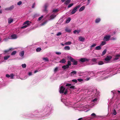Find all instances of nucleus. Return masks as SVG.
<instances>
[{
  "label": "nucleus",
  "instance_id": "obj_1",
  "mask_svg": "<svg viewBox=\"0 0 120 120\" xmlns=\"http://www.w3.org/2000/svg\"><path fill=\"white\" fill-rule=\"evenodd\" d=\"M68 58L72 62H73V64L74 65H76L78 64L77 61L75 60L74 59L72 58L71 56L68 57Z\"/></svg>",
  "mask_w": 120,
  "mask_h": 120
},
{
  "label": "nucleus",
  "instance_id": "obj_2",
  "mask_svg": "<svg viewBox=\"0 0 120 120\" xmlns=\"http://www.w3.org/2000/svg\"><path fill=\"white\" fill-rule=\"evenodd\" d=\"M81 6L80 5H78L75 8H74L72 10V11L71 12V15H73L77 11V9L79 8Z\"/></svg>",
  "mask_w": 120,
  "mask_h": 120
},
{
  "label": "nucleus",
  "instance_id": "obj_3",
  "mask_svg": "<svg viewBox=\"0 0 120 120\" xmlns=\"http://www.w3.org/2000/svg\"><path fill=\"white\" fill-rule=\"evenodd\" d=\"M111 37L110 35H106L105 36L103 39V40L105 41H107L109 40Z\"/></svg>",
  "mask_w": 120,
  "mask_h": 120
},
{
  "label": "nucleus",
  "instance_id": "obj_4",
  "mask_svg": "<svg viewBox=\"0 0 120 120\" xmlns=\"http://www.w3.org/2000/svg\"><path fill=\"white\" fill-rule=\"evenodd\" d=\"M89 59L86 58H81L80 59V61L82 62H84L86 61L88 62L89 61Z\"/></svg>",
  "mask_w": 120,
  "mask_h": 120
},
{
  "label": "nucleus",
  "instance_id": "obj_5",
  "mask_svg": "<svg viewBox=\"0 0 120 120\" xmlns=\"http://www.w3.org/2000/svg\"><path fill=\"white\" fill-rule=\"evenodd\" d=\"M65 89V88L63 86H61L60 88L59 91V92L61 94L63 93Z\"/></svg>",
  "mask_w": 120,
  "mask_h": 120
},
{
  "label": "nucleus",
  "instance_id": "obj_6",
  "mask_svg": "<svg viewBox=\"0 0 120 120\" xmlns=\"http://www.w3.org/2000/svg\"><path fill=\"white\" fill-rule=\"evenodd\" d=\"M112 56H107L105 59V60L106 61H108L112 59Z\"/></svg>",
  "mask_w": 120,
  "mask_h": 120
},
{
  "label": "nucleus",
  "instance_id": "obj_7",
  "mask_svg": "<svg viewBox=\"0 0 120 120\" xmlns=\"http://www.w3.org/2000/svg\"><path fill=\"white\" fill-rule=\"evenodd\" d=\"M13 50V49L12 48H11L9 49H8L5 50L4 52V53H8L10 51H12Z\"/></svg>",
  "mask_w": 120,
  "mask_h": 120
},
{
  "label": "nucleus",
  "instance_id": "obj_8",
  "mask_svg": "<svg viewBox=\"0 0 120 120\" xmlns=\"http://www.w3.org/2000/svg\"><path fill=\"white\" fill-rule=\"evenodd\" d=\"M13 21V19L11 18L8 19V23L9 24L11 23Z\"/></svg>",
  "mask_w": 120,
  "mask_h": 120
},
{
  "label": "nucleus",
  "instance_id": "obj_9",
  "mask_svg": "<svg viewBox=\"0 0 120 120\" xmlns=\"http://www.w3.org/2000/svg\"><path fill=\"white\" fill-rule=\"evenodd\" d=\"M77 72L76 71H73L70 73V75L71 76L74 75H75L76 74Z\"/></svg>",
  "mask_w": 120,
  "mask_h": 120
},
{
  "label": "nucleus",
  "instance_id": "obj_10",
  "mask_svg": "<svg viewBox=\"0 0 120 120\" xmlns=\"http://www.w3.org/2000/svg\"><path fill=\"white\" fill-rule=\"evenodd\" d=\"M69 68V67L68 66V65L67 64L66 65H64L62 67V68L64 70H65L66 69L68 68Z\"/></svg>",
  "mask_w": 120,
  "mask_h": 120
},
{
  "label": "nucleus",
  "instance_id": "obj_11",
  "mask_svg": "<svg viewBox=\"0 0 120 120\" xmlns=\"http://www.w3.org/2000/svg\"><path fill=\"white\" fill-rule=\"evenodd\" d=\"M24 51H22L20 52L19 53V55L20 56L22 57L24 55Z\"/></svg>",
  "mask_w": 120,
  "mask_h": 120
},
{
  "label": "nucleus",
  "instance_id": "obj_12",
  "mask_svg": "<svg viewBox=\"0 0 120 120\" xmlns=\"http://www.w3.org/2000/svg\"><path fill=\"white\" fill-rule=\"evenodd\" d=\"M101 20V19L100 18H97L95 20V22L96 23L99 22Z\"/></svg>",
  "mask_w": 120,
  "mask_h": 120
},
{
  "label": "nucleus",
  "instance_id": "obj_13",
  "mask_svg": "<svg viewBox=\"0 0 120 120\" xmlns=\"http://www.w3.org/2000/svg\"><path fill=\"white\" fill-rule=\"evenodd\" d=\"M120 57V55H116L115 58L114 59V60H116L119 59V57Z\"/></svg>",
  "mask_w": 120,
  "mask_h": 120
},
{
  "label": "nucleus",
  "instance_id": "obj_14",
  "mask_svg": "<svg viewBox=\"0 0 120 120\" xmlns=\"http://www.w3.org/2000/svg\"><path fill=\"white\" fill-rule=\"evenodd\" d=\"M66 62L65 60L64 59H63L61 60L59 62L61 63H65Z\"/></svg>",
  "mask_w": 120,
  "mask_h": 120
},
{
  "label": "nucleus",
  "instance_id": "obj_15",
  "mask_svg": "<svg viewBox=\"0 0 120 120\" xmlns=\"http://www.w3.org/2000/svg\"><path fill=\"white\" fill-rule=\"evenodd\" d=\"M11 37L12 39H15L17 38V36L15 34L12 35Z\"/></svg>",
  "mask_w": 120,
  "mask_h": 120
},
{
  "label": "nucleus",
  "instance_id": "obj_16",
  "mask_svg": "<svg viewBox=\"0 0 120 120\" xmlns=\"http://www.w3.org/2000/svg\"><path fill=\"white\" fill-rule=\"evenodd\" d=\"M79 39L80 41H84L85 39L84 38L80 37H79Z\"/></svg>",
  "mask_w": 120,
  "mask_h": 120
},
{
  "label": "nucleus",
  "instance_id": "obj_17",
  "mask_svg": "<svg viewBox=\"0 0 120 120\" xmlns=\"http://www.w3.org/2000/svg\"><path fill=\"white\" fill-rule=\"evenodd\" d=\"M10 57V56L7 55L4 56V60H7Z\"/></svg>",
  "mask_w": 120,
  "mask_h": 120
},
{
  "label": "nucleus",
  "instance_id": "obj_18",
  "mask_svg": "<svg viewBox=\"0 0 120 120\" xmlns=\"http://www.w3.org/2000/svg\"><path fill=\"white\" fill-rule=\"evenodd\" d=\"M85 7L84 6H83L81 7L79 9V11H81L85 9Z\"/></svg>",
  "mask_w": 120,
  "mask_h": 120
},
{
  "label": "nucleus",
  "instance_id": "obj_19",
  "mask_svg": "<svg viewBox=\"0 0 120 120\" xmlns=\"http://www.w3.org/2000/svg\"><path fill=\"white\" fill-rule=\"evenodd\" d=\"M29 22H30V21H28V20L27 21L24 22L23 25H25V24H27L26 25L29 26L30 25V24L28 23Z\"/></svg>",
  "mask_w": 120,
  "mask_h": 120
},
{
  "label": "nucleus",
  "instance_id": "obj_20",
  "mask_svg": "<svg viewBox=\"0 0 120 120\" xmlns=\"http://www.w3.org/2000/svg\"><path fill=\"white\" fill-rule=\"evenodd\" d=\"M101 49V46H98L95 47V49L96 50H99Z\"/></svg>",
  "mask_w": 120,
  "mask_h": 120
},
{
  "label": "nucleus",
  "instance_id": "obj_21",
  "mask_svg": "<svg viewBox=\"0 0 120 120\" xmlns=\"http://www.w3.org/2000/svg\"><path fill=\"white\" fill-rule=\"evenodd\" d=\"M71 1V0H67L64 3V4L67 5Z\"/></svg>",
  "mask_w": 120,
  "mask_h": 120
},
{
  "label": "nucleus",
  "instance_id": "obj_22",
  "mask_svg": "<svg viewBox=\"0 0 120 120\" xmlns=\"http://www.w3.org/2000/svg\"><path fill=\"white\" fill-rule=\"evenodd\" d=\"M65 30L67 32H70L71 31V30L69 29L68 28H67L65 29Z\"/></svg>",
  "mask_w": 120,
  "mask_h": 120
},
{
  "label": "nucleus",
  "instance_id": "obj_23",
  "mask_svg": "<svg viewBox=\"0 0 120 120\" xmlns=\"http://www.w3.org/2000/svg\"><path fill=\"white\" fill-rule=\"evenodd\" d=\"M71 41H69L67 42H66L64 44L65 45H71Z\"/></svg>",
  "mask_w": 120,
  "mask_h": 120
},
{
  "label": "nucleus",
  "instance_id": "obj_24",
  "mask_svg": "<svg viewBox=\"0 0 120 120\" xmlns=\"http://www.w3.org/2000/svg\"><path fill=\"white\" fill-rule=\"evenodd\" d=\"M71 20V18H68V19H67L66 20V22L67 23H69Z\"/></svg>",
  "mask_w": 120,
  "mask_h": 120
},
{
  "label": "nucleus",
  "instance_id": "obj_25",
  "mask_svg": "<svg viewBox=\"0 0 120 120\" xmlns=\"http://www.w3.org/2000/svg\"><path fill=\"white\" fill-rule=\"evenodd\" d=\"M64 49H65L66 50H69L70 49V48L69 46H65Z\"/></svg>",
  "mask_w": 120,
  "mask_h": 120
},
{
  "label": "nucleus",
  "instance_id": "obj_26",
  "mask_svg": "<svg viewBox=\"0 0 120 120\" xmlns=\"http://www.w3.org/2000/svg\"><path fill=\"white\" fill-rule=\"evenodd\" d=\"M48 4L47 3H46L45 4V11H46V9L47 8L48 6Z\"/></svg>",
  "mask_w": 120,
  "mask_h": 120
},
{
  "label": "nucleus",
  "instance_id": "obj_27",
  "mask_svg": "<svg viewBox=\"0 0 120 120\" xmlns=\"http://www.w3.org/2000/svg\"><path fill=\"white\" fill-rule=\"evenodd\" d=\"M56 16V15H52L50 16V18L51 19H53Z\"/></svg>",
  "mask_w": 120,
  "mask_h": 120
},
{
  "label": "nucleus",
  "instance_id": "obj_28",
  "mask_svg": "<svg viewBox=\"0 0 120 120\" xmlns=\"http://www.w3.org/2000/svg\"><path fill=\"white\" fill-rule=\"evenodd\" d=\"M14 8V6L13 5H12L10 7H9V10H12Z\"/></svg>",
  "mask_w": 120,
  "mask_h": 120
},
{
  "label": "nucleus",
  "instance_id": "obj_29",
  "mask_svg": "<svg viewBox=\"0 0 120 120\" xmlns=\"http://www.w3.org/2000/svg\"><path fill=\"white\" fill-rule=\"evenodd\" d=\"M16 51H14L12 52L11 55H14L16 53Z\"/></svg>",
  "mask_w": 120,
  "mask_h": 120
},
{
  "label": "nucleus",
  "instance_id": "obj_30",
  "mask_svg": "<svg viewBox=\"0 0 120 120\" xmlns=\"http://www.w3.org/2000/svg\"><path fill=\"white\" fill-rule=\"evenodd\" d=\"M91 116H93V118H94L96 117V115L94 113H92V114H91Z\"/></svg>",
  "mask_w": 120,
  "mask_h": 120
},
{
  "label": "nucleus",
  "instance_id": "obj_31",
  "mask_svg": "<svg viewBox=\"0 0 120 120\" xmlns=\"http://www.w3.org/2000/svg\"><path fill=\"white\" fill-rule=\"evenodd\" d=\"M41 48L38 47L36 49V51L37 52H39L41 50Z\"/></svg>",
  "mask_w": 120,
  "mask_h": 120
},
{
  "label": "nucleus",
  "instance_id": "obj_32",
  "mask_svg": "<svg viewBox=\"0 0 120 120\" xmlns=\"http://www.w3.org/2000/svg\"><path fill=\"white\" fill-rule=\"evenodd\" d=\"M107 51V50L106 49H105L104 51H103L102 53V55H105V54L106 53V52Z\"/></svg>",
  "mask_w": 120,
  "mask_h": 120
},
{
  "label": "nucleus",
  "instance_id": "obj_33",
  "mask_svg": "<svg viewBox=\"0 0 120 120\" xmlns=\"http://www.w3.org/2000/svg\"><path fill=\"white\" fill-rule=\"evenodd\" d=\"M106 44V42L105 41H102L101 43V44L100 45L102 46L103 45H105Z\"/></svg>",
  "mask_w": 120,
  "mask_h": 120
},
{
  "label": "nucleus",
  "instance_id": "obj_34",
  "mask_svg": "<svg viewBox=\"0 0 120 120\" xmlns=\"http://www.w3.org/2000/svg\"><path fill=\"white\" fill-rule=\"evenodd\" d=\"M104 64L103 62L101 61H100L98 62V64L99 65H101L103 64Z\"/></svg>",
  "mask_w": 120,
  "mask_h": 120
},
{
  "label": "nucleus",
  "instance_id": "obj_35",
  "mask_svg": "<svg viewBox=\"0 0 120 120\" xmlns=\"http://www.w3.org/2000/svg\"><path fill=\"white\" fill-rule=\"evenodd\" d=\"M71 61H68V64L67 65H68V66L69 67V66H71Z\"/></svg>",
  "mask_w": 120,
  "mask_h": 120
},
{
  "label": "nucleus",
  "instance_id": "obj_36",
  "mask_svg": "<svg viewBox=\"0 0 120 120\" xmlns=\"http://www.w3.org/2000/svg\"><path fill=\"white\" fill-rule=\"evenodd\" d=\"M91 60L92 62H95L96 61L97 59L96 58H93Z\"/></svg>",
  "mask_w": 120,
  "mask_h": 120
},
{
  "label": "nucleus",
  "instance_id": "obj_37",
  "mask_svg": "<svg viewBox=\"0 0 120 120\" xmlns=\"http://www.w3.org/2000/svg\"><path fill=\"white\" fill-rule=\"evenodd\" d=\"M22 66L23 68H25L26 67V65L25 64H22Z\"/></svg>",
  "mask_w": 120,
  "mask_h": 120
},
{
  "label": "nucleus",
  "instance_id": "obj_38",
  "mask_svg": "<svg viewBox=\"0 0 120 120\" xmlns=\"http://www.w3.org/2000/svg\"><path fill=\"white\" fill-rule=\"evenodd\" d=\"M43 60H45L47 62H48L49 61V60L48 58L47 57L44 58L43 59Z\"/></svg>",
  "mask_w": 120,
  "mask_h": 120
},
{
  "label": "nucleus",
  "instance_id": "obj_39",
  "mask_svg": "<svg viewBox=\"0 0 120 120\" xmlns=\"http://www.w3.org/2000/svg\"><path fill=\"white\" fill-rule=\"evenodd\" d=\"M113 114L114 115H115L116 114V111L115 109H114L113 112Z\"/></svg>",
  "mask_w": 120,
  "mask_h": 120
},
{
  "label": "nucleus",
  "instance_id": "obj_40",
  "mask_svg": "<svg viewBox=\"0 0 120 120\" xmlns=\"http://www.w3.org/2000/svg\"><path fill=\"white\" fill-rule=\"evenodd\" d=\"M10 79H13L14 76V75L13 74H11L10 75Z\"/></svg>",
  "mask_w": 120,
  "mask_h": 120
},
{
  "label": "nucleus",
  "instance_id": "obj_41",
  "mask_svg": "<svg viewBox=\"0 0 120 120\" xmlns=\"http://www.w3.org/2000/svg\"><path fill=\"white\" fill-rule=\"evenodd\" d=\"M73 5V3H71L70 4H69V5H68V8H70L71 7V6H72Z\"/></svg>",
  "mask_w": 120,
  "mask_h": 120
},
{
  "label": "nucleus",
  "instance_id": "obj_42",
  "mask_svg": "<svg viewBox=\"0 0 120 120\" xmlns=\"http://www.w3.org/2000/svg\"><path fill=\"white\" fill-rule=\"evenodd\" d=\"M58 67H56L54 69V71L55 72H56L58 70Z\"/></svg>",
  "mask_w": 120,
  "mask_h": 120
},
{
  "label": "nucleus",
  "instance_id": "obj_43",
  "mask_svg": "<svg viewBox=\"0 0 120 120\" xmlns=\"http://www.w3.org/2000/svg\"><path fill=\"white\" fill-rule=\"evenodd\" d=\"M79 31H78L76 30H75L74 31L73 33H77V34H79Z\"/></svg>",
  "mask_w": 120,
  "mask_h": 120
},
{
  "label": "nucleus",
  "instance_id": "obj_44",
  "mask_svg": "<svg viewBox=\"0 0 120 120\" xmlns=\"http://www.w3.org/2000/svg\"><path fill=\"white\" fill-rule=\"evenodd\" d=\"M28 26L27 25H25L21 27L22 29H24L27 27Z\"/></svg>",
  "mask_w": 120,
  "mask_h": 120
},
{
  "label": "nucleus",
  "instance_id": "obj_45",
  "mask_svg": "<svg viewBox=\"0 0 120 120\" xmlns=\"http://www.w3.org/2000/svg\"><path fill=\"white\" fill-rule=\"evenodd\" d=\"M72 82H75V83H77V80L75 79H74L72 80Z\"/></svg>",
  "mask_w": 120,
  "mask_h": 120
},
{
  "label": "nucleus",
  "instance_id": "obj_46",
  "mask_svg": "<svg viewBox=\"0 0 120 120\" xmlns=\"http://www.w3.org/2000/svg\"><path fill=\"white\" fill-rule=\"evenodd\" d=\"M22 4V2L21 1H19L17 3V5H20Z\"/></svg>",
  "mask_w": 120,
  "mask_h": 120
},
{
  "label": "nucleus",
  "instance_id": "obj_47",
  "mask_svg": "<svg viewBox=\"0 0 120 120\" xmlns=\"http://www.w3.org/2000/svg\"><path fill=\"white\" fill-rule=\"evenodd\" d=\"M78 80L79 82H81L83 80L81 78L78 79H77Z\"/></svg>",
  "mask_w": 120,
  "mask_h": 120
},
{
  "label": "nucleus",
  "instance_id": "obj_48",
  "mask_svg": "<svg viewBox=\"0 0 120 120\" xmlns=\"http://www.w3.org/2000/svg\"><path fill=\"white\" fill-rule=\"evenodd\" d=\"M43 15L41 16V17H39L38 18V20H40L41 19L43 18Z\"/></svg>",
  "mask_w": 120,
  "mask_h": 120
},
{
  "label": "nucleus",
  "instance_id": "obj_49",
  "mask_svg": "<svg viewBox=\"0 0 120 120\" xmlns=\"http://www.w3.org/2000/svg\"><path fill=\"white\" fill-rule=\"evenodd\" d=\"M35 3H34L33 4L32 7V8H34L35 6Z\"/></svg>",
  "mask_w": 120,
  "mask_h": 120
},
{
  "label": "nucleus",
  "instance_id": "obj_50",
  "mask_svg": "<svg viewBox=\"0 0 120 120\" xmlns=\"http://www.w3.org/2000/svg\"><path fill=\"white\" fill-rule=\"evenodd\" d=\"M58 11V10L57 9H53V10L52 12H57Z\"/></svg>",
  "mask_w": 120,
  "mask_h": 120
},
{
  "label": "nucleus",
  "instance_id": "obj_51",
  "mask_svg": "<svg viewBox=\"0 0 120 120\" xmlns=\"http://www.w3.org/2000/svg\"><path fill=\"white\" fill-rule=\"evenodd\" d=\"M47 21H45V22H43L41 24V25H44L46 24V23H47Z\"/></svg>",
  "mask_w": 120,
  "mask_h": 120
},
{
  "label": "nucleus",
  "instance_id": "obj_52",
  "mask_svg": "<svg viewBox=\"0 0 120 120\" xmlns=\"http://www.w3.org/2000/svg\"><path fill=\"white\" fill-rule=\"evenodd\" d=\"M61 34V33L60 32H59L58 33L56 34V35L57 36H59Z\"/></svg>",
  "mask_w": 120,
  "mask_h": 120
},
{
  "label": "nucleus",
  "instance_id": "obj_53",
  "mask_svg": "<svg viewBox=\"0 0 120 120\" xmlns=\"http://www.w3.org/2000/svg\"><path fill=\"white\" fill-rule=\"evenodd\" d=\"M71 85V84L67 83L66 85V86H69Z\"/></svg>",
  "mask_w": 120,
  "mask_h": 120
},
{
  "label": "nucleus",
  "instance_id": "obj_54",
  "mask_svg": "<svg viewBox=\"0 0 120 120\" xmlns=\"http://www.w3.org/2000/svg\"><path fill=\"white\" fill-rule=\"evenodd\" d=\"M96 44H93L92 45H91V47H94L95 46H96Z\"/></svg>",
  "mask_w": 120,
  "mask_h": 120
},
{
  "label": "nucleus",
  "instance_id": "obj_55",
  "mask_svg": "<svg viewBox=\"0 0 120 120\" xmlns=\"http://www.w3.org/2000/svg\"><path fill=\"white\" fill-rule=\"evenodd\" d=\"M75 86H71L70 87V88L71 89H75Z\"/></svg>",
  "mask_w": 120,
  "mask_h": 120
},
{
  "label": "nucleus",
  "instance_id": "obj_56",
  "mask_svg": "<svg viewBox=\"0 0 120 120\" xmlns=\"http://www.w3.org/2000/svg\"><path fill=\"white\" fill-rule=\"evenodd\" d=\"M68 92V90H66L65 91V92H64V94H67Z\"/></svg>",
  "mask_w": 120,
  "mask_h": 120
},
{
  "label": "nucleus",
  "instance_id": "obj_57",
  "mask_svg": "<svg viewBox=\"0 0 120 120\" xmlns=\"http://www.w3.org/2000/svg\"><path fill=\"white\" fill-rule=\"evenodd\" d=\"M55 53L57 55H60L61 54V53L60 52H56Z\"/></svg>",
  "mask_w": 120,
  "mask_h": 120
},
{
  "label": "nucleus",
  "instance_id": "obj_58",
  "mask_svg": "<svg viewBox=\"0 0 120 120\" xmlns=\"http://www.w3.org/2000/svg\"><path fill=\"white\" fill-rule=\"evenodd\" d=\"M6 76L7 77L9 78L10 77V76L8 74H7L6 75Z\"/></svg>",
  "mask_w": 120,
  "mask_h": 120
},
{
  "label": "nucleus",
  "instance_id": "obj_59",
  "mask_svg": "<svg viewBox=\"0 0 120 120\" xmlns=\"http://www.w3.org/2000/svg\"><path fill=\"white\" fill-rule=\"evenodd\" d=\"M111 39L112 40H115L116 39V38L114 37H112L111 38Z\"/></svg>",
  "mask_w": 120,
  "mask_h": 120
},
{
  "label": "nucleus",
  "instance_id": "obj_60",
  "mask_svg": "<svg viewBox=\"0 0 120 120\" xmlns=\"http://www.w3.org/2000/svg\"><path fill=\"white\" fill-rule=\"evenodd\" d=\"M116 33V32H115V31L113 33H112V34H111L112 35H113L114 34H115Z\"/></svg>",
  "mask_w": 120,
  "mask_h": 120
},
{
  "label": "nucleus",
  "instance_id": "obj_61",
  "mask_svg": "<svg viewBox=\"0 0 120 120\" xmlns=\"http://www.w3.org/2000/svg\"><path fill=\"white\" fill-rule=\"evenodd\" d=\"M90 79V78H87L86 79H85V80L86 81H88Z\"/></svg>",
  "mask_w": 120,
  "mask_h": 120
},
{
  "label": "nucleus",
  "instance_id": "obj_62",
  "mask_svg": "<svg viewBox=\"0 0 120 120\" xmlns=\"http://www.w3.org/2000/svg\"><path fill=\"white\" fill-rule=\"evenodd\" d=\"M4 10H5L9 11V7L5 8Z\"/></svg>",
  "mask_w": 120,
  "mask_h": 120
},
{
  "label": "nucleus",
  "instance_id": "obj_63",
  "mask_svg": "<svg viewBox=\"0 0 120 120\" xmlns=\"http://www.w3.org/2000/svg\"><path fill=\"white\" fill-rule=\"evenodd\" d=\"M97 100V99L96 98H95L93 100V102H95Z\"/></svg>",
  "mask_w": 120,
  "mask_h": 120
},
{
  "label": "nucleus",
  "instance_id": "obj_64",
  "mask_svg": "<svg viewBox=\"0 0 120 120\" xmlns=\"http://www.w3.org/2000/svg\"><path fill=\"white\" fill-rule=\"evenodd\" d=\"M28 75L29 76L31 75H32V73L31 72H30L28 73Z\"/></svg>",
  "mask_w": 120,
  "mask_h": 120
}]
</instances>
